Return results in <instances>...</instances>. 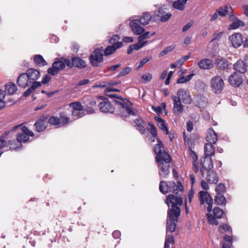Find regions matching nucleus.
<instances>
[{"label":"nucleus","mask_w":248,"mask_h":248,"mask_svg":"<svg viewBox=\"0 0 248 248\" xmlns=\"http://www.w3.org/2000/svg\"><path fill=\"white\" fill-rule=\"evenodd\" d=\"M200 202L203 205L205 202L208 205L207 207V211L210 213L212 209L213 200L209 193L205 191H201L199 193ZM207 220L209 224L211 225H218L219 223L215 217L210 213L207 214Z\"/></svg>","instance_id":"f257e3e1"},{"label":"nucleus","mask_w":248,"mask_h":248,"mask_svg":"<svg viewBox=\"0 0 248 248\" xmlns=\"http://www.w3.org/2000/svg\"><path fill=\"white\" fill-rule=\"evenodd\" d=\"M165 202L168 206L171 204V208L168 211L170 217H172V214H176L177 216L180 215L181 210L179 206H181L183 204V200L181 196H175L172 194H170L167 196Z\"/></svg>","instance_id":"f03ea898"},{"label":"nucleus","mask_w":248,"mask_h":248,"mask_svg":"<svg viewBox=\"0 0 248 248\" xmlns=\"http://www.w3.org/2000/svg\"><path fill=\"white\" fill-rule=\"evenodd\" d=\"M113 101L117 105V113L120 117L126 118L128 115H136V113L132 109V104L127 99H124L122 101L114 99Z\"/></svg>","instance_id":"7ed1b4c3"},{"label":"nucleus","mask_w":248,"mask_h":248,"mask_svg":"<svg viewBox=\"0 0 248 248\" xmlns=\"http://www.w3.org/2000/svg\"><path fill=\"white\" fill-rule=\"evenodd\" d=\"M66 65L71 67V62L69 59H64L63 58H57L53 62L52 67L48 69L47 72L52 76H55L60 71L63 70Z\"/></svg>","instance_id":"20e7f679"},{"label":"nucleus","mask_w":248,"mask_h":248,"mask_svg":"<svg viewBox=\"0 0 248 248\" xmlns=\"http://www.w3.org/2000/svg\"><path fill=\"white\" fill-rule=\"evenodd\" d=\"M171 157L169 155L165 154V158L156 161L158 163V173L161 179L166 178L170 174V167Z\"/></svg>","instance_id":"39448f33"},{"label":"nucleus","mask_w":248,"mask_h":248,"mask_svg":"<svg viewBox=\"0 0 248 248\" xmlns=\"http://www.w3.org/2000/svg\"><path fill=\"white\" fill-rule=\"evenodd\" d=\"M21 125H17L15 126L12 129L13 131H16L17 129H19L18 133L16 136V140L21 143L27 142L29 139V136L33 137L34 134L32 131H30L27 127L22 126Z\"/></svg>","instance_id":"423d86ee"},{"label":"nucleus","mask_w":248,"mask_h":248,"mask_svg":"<svg viewBox=\"0 0 248 248\" xmlns=\"http://www.w3.org/2000/svg\"><path fill=\"white\" fill-rule=\"evenodd\" d=\"M210 84L212 92L216 94L221 93L224 87V80L219 76L213 77L211 80Z\"/></svg>","instance_id":"0eeeda50"},{"label":"nucleus","mask_w":248,"mask_h":248,"mask_svg":"<svg viewBox=\"0 0 248 248\" xmlns=\"http://www.w3.org/2000/svg\"><path fill=\"white\" fill-rule=\"evenodd\" d=\"M201 167L200 172L202 177H204L205 172L212 170L213 168V163L211 156H205L200 159Z\"/></svg>","instance_id":"6e6552de"},{"label":"nucleus","mask_w":248,"mask_h":248,"mask_svg":"<svg viewBox=\"0 0 248 248\" xmlns=\"http://www.w3.org/2000/svg\"><path fill=\"white\" fill-rule=\"evenodd\" d=\"M176 98L187 105L190 104L192 102L189 92L184 88L178 90Z\"/></svg>","instance_id":"1a4fd4ad"},{"label":"nucleus","mask_w":248,"mask_h":248,"mask_svg":"<svg viewBox=\"0 0 248 248\" xmlns=\"http://www.w3.org/2000/svg\"><path fill=\"white\" fill-rule=\"evenodd\" d=\"M172 217H170V214H168V220L167 221L166 232L167 234L168 232H173L176 228V224L175 222L178 221V217L179 216H177L176 214H172Z\"/></svg>","instance_id":"9d476101"},{"label":"nucleus","mask_w":248,"mask_h":248,"mask_svg":"<svg viewBox=\"0 0 248 248\" xmlns=\"http://www.w3.org/2000/svg\"><path fill=\"white\" fill-rule=\"evenodd\" d=\"M157 144L154 147V151L156 154V161H160L161 159L165 158V154L169 155L167 152L163 150V144L161 140L157 139Z\"/></svg>","instance_id":"9b49d317"},{"label":"nucleus","mask_w":248,"mask_h":248,"mask_svg":"<svg viewBox=\"0 0 248 248\" xmlns=\"http://www.w3.org/2000/svg\"><path fill=\"white\" fill-rule=\"evenodd\" d=\"M244 37L240 33H235L229 37L232 46L235 48L240 46L243 43Z\"/></svg>","instance_id":"f8f14e48"},{"label":"nucleus","mask_w":248,"mask_h":248,"mask_svg":"<svg viewBox=\"0 0 248 248\" xmlns=\"http://www.w3.org/2000/svg\"><path fill=\"white\" fill-rule=\"evenodd\" d=\"M99 108L101 112L104 113H113L115 108L106 99L99 104Z\"/></svg>","instance_id":"ddd939ff"},{"label":"nucleus","mask_w":248,"mask_h":248,"mask_svg":"<svg viewBox=\"0 0 248 248\" xmlns=\"http://www.w3.org/2000/svg\"><path fill=\"white\" fill-rule=\"evenodd\" d=\"M171 98L173 101V113L175 115H179L184 111V106L181 101L176 98V96H172Z\"/></svg>","instance_id":"4468645a"},{"label":"nucleus","mask_w":248,"mask_h":248,"mask_svg":"<svg viewBox=\"0 0 248 248\" xmlns=\"http://www.w3.org/2000/svg\"><path fill=\"white\" fill-rule=\"evenodd\" d=\"M140 23L138 19L133 20L129 23L130 28L135 34H141L144 31V29L139 25Z\"/></svg>","instance_id":"2eb2a0df"},{"label":"nucleus","mask_w":248,"mask_h":248,"mask_svg":"<svg viewBox=\"0 0 248 248\" xmlns=\"http://www.w3.org/2000/svg\"><path fill=\"white\" fill-rule=\"evenodd\" d=\"M243 79L241 75L234 72L230 76L229 82L232 86L238 87L242 83Z\"/></svg>","instance_id":"dca6fc26"},{"label":"nucleus","mask_w":248,"mask_h":248,"mask_svg":"<svg viewBox=\"0 0 248 248\" xmlns=\"http://www.w3.org/2000/svg\"><path fill=\"white\" fill-rule=\"evenodd\" d=\"M157 16L160 17L159 20L161 22H165L170 19L172 16V14L170 13H166L164 6L158 9Z\"/></svg>","instance_id":"f3484780"},{"label":"nucleus","mask_w":248,"mask_h":248,"mask_svg":"<svg viewBox=\"0 0 248 248\" xmlns=\"http://www.w3.org/2000/svg\"><path fill=\"white\" fill-rule=\"evenodd\" d=\"M28 79L30 80V83H32L31 81H35L40 77V72L34 68H30L27 70L26 73Z\"/></svg>","instance_id":"a211bd4d"},{"label":"nucleus","mask_w":248,"mask_h":248,"mask_svg":"<svg viewBox=\"0 0 248 248\" xmlns=\"http://www.w3.org/2000/svg\"><path fill=\"white\" fill-rule=\"evenodd\" d=\"M198 66L202 69H210L214 67V63L209 59H203L198 62Z\"/></svg>","instance_id":"6ab92c4d"},{"label":"nucleus","mask_w":248,"mask_h":248,"mask_svg":"<svg viewBox=\"0 0 248 248\" xmlns=\"http://www.w3.org/2000/svg\"><path fill=\"white\" fill-rule=\"evenodd\" d=\"M232 8L229 5L220 7L216 10V12L221 16H225L226 15H231L232 14Z\"/></svg>","instance_id":"aec40b11"},{"label":"nucleus","mask_w":248,"mask_h":248,"mask_svg":"<svg viewBox=\"0 0 248 248\" xmlns=\"http://www.w3.org/2000/svg\"><path fill=\"white\" fill-rule=\"evenodd\" d=\"M17 84L20 87H26L30 85V80L28 79L27 74L23 73L20 75L17 80Z\"/></svg>","instance_id":"412c9836"},{"label":"nucleus","mask_w":248,"mask_h":248,"mask_svg":"<svg viewBox=\"0 0 248 248\" xmlns=\"http://www.w3.org/2000/svg\"><path fill=\"white\" fill-rule=\"evenodd\" d=\"M206 140L211 143H216L217 140V136L214 129L212 128H209L206 134Z\"/></svg>","instance_id":"4be33fe9"},{"label":"nucleus","mask_w":248,"mask_h":248,"mask_svg":"<svg viewBox=\"0 0 248 248\" xmlns=\"http://www.w3.org/2000/svg\"><path fill=\"white\" fill-rule=\"evenodd\" d=\"M207 176L206 177V180L210 184H217L218 181V178L217 176V173L212 170L206 172Z\"/></svg>","instance_id":"5701e85b"},{"label":"nucleus","mask_w":248,"mask_h":248,"mask_svg":"<svg viewBox=\"0 0 248 248\" xmlns=\"http://www.w3.org/2000/svg\"><path fill=\"white\" fill-rule=\"evenodd\" d=\"M247 67L248 66L245 64L244 62L242 60L238 61L233 65V69L242 74L246 72Z\"/></svg>","instance_id":"b1692460"},{"label":"nucleus","mask_w":248,"mask_h":248,"mask_svg":"<svg viewBox=\"0 0 248 248\" xmlns=\"http://www.w3.org/2000/svg\"><path fill=\"white\" fill-rule=\"evenodd\" d=\"M71 62V67L74 66L79 68H82L86 66V62L78 57L73 58Z\"/></svg>","instance_id":"393cba45"},{"label":"nucleus","mask_w":248,"mask_h":248,"mask_svg":"<svg viewBox=\"0 0 248 248\" xmlns=\"http://www.w3.org/2000/svg\"><path fill=\"white\" fill-rule=\"evenodd\" d=\"M208 142L204 145V155L211 156L215 155V148L213 144Z\"/></svg>","instance_id":"a878e982"},{"label":"nucleus","mask_w":248,"mask_h":248,"mask_svg":"<svg viewBox=\"0 0 248 248\" xmlns=\"http://www.w3.org/2000/svg\"><path fill=\"white\" fill-rule=\"evenodd\" d=\"M155 119L157 122V125L158 127L163 131L166 134H169V130L165 125V121L159 117H155Z\"/></svg>","instance_id":"bb28decb"},{"label":"nucleus","mask_w":248,"mask_h":248,"mask_svg":"<svg viewBox=\"0 0 248 248\" xmlns=\"http://www.w3.org/2000/svg\"><path fill=\"white\" fill-rule=\"evenodd\" d=\"M5 92L9 95L14 94L17 91L16 85L14 83L9 82L5 84Z\"/></svg>","instance_id":"cd10ccee"},{"label":"nucleus","mask_w":248,"mask_h":248,"mask_svg":"<svg viewBox=\"0 0 248 248\" xmlns=\"http://www.w3.org/2000/svg\"><path fill=\"white\" fill-rule=\"evenodd\" d=\"M151 16L150 13L145 12L143 13V15L141 16L138 21L140 24L142 25H146L149 23L151 19Z\"/></svg>","instance_id":"c85d7f7f"},{"label":"nucleus","mask_w":248,"mask_h":248,"mask_svg":"<svg viewBox=\"0 0 248 248\" xmlns=\"http://www.w3.org/2000/svg\"><path fill=\"white\" fill-rule=\"evenodd\" d=\"M217 67L221 69H225L229 66V62L225 59H217L216 61Z\"/></svg>","instance_id":"c756f323"},{"label":"nucleus","mask_w":248,"mask_h":248,"mask_svg":"<svg viewBox=\"0 0 248 248\" xmlns=\"http://www.w3.org/2000/svg\"><path fill=\"white\" fill-rule=\"evenodd\" d=\"M215 203L219 205H225L227 203V200L224 196L223 194H216L215 197Z\"/></svg>","instance_id":"7c9ffc66"},{"label":"nucleus","mask_w":248,"mask_h":248,"mask_svg":"<svg viewBox=\"0 0 248 248\" xmlns=\"http://www.w3.org/2000/svg\"><path fill=\"white\" fill-rule=\"evenodd\" d=\"M195 102L197 103V105H198L199 107L201 108L206 104L207 99L205 97L199 94L195 97Z\"/></svg>","instance_id":"2f4dec72"},{"label":"nucleus","mask_w":248,"mask_h":248,"mask_svg":"<svg viewBox=\"0 0 248 248\" xmlns=\"http://www.w3.org/2000/svg\"><path fill=\"white\" fill-rule=\"evenodd\" d=\"M223 240L225 242L222 243V248H231L232 243V236L225 235L223 237Z\"/></svg>","instance_id":"473e14b6"},{"label":"nucleus","mask_w":248,"mask_h":248,"mask_svg":"<svg viewBox=\"0 0 248 248\" xmlns=\"http://www.w3.org/2000/svg\"><path fill=\"white\" fill-rule=\"evenodd\" d=\"M187 0H177L173 2V6L175 9L182 11L185 8V5Z\"/></svg>","instance_id":"72a5a7b5"},{"label":"nucleus","mask_w":248,"mask_h":248,"mask_svg":"<svg viewBox=\"0 0 248 248\" xmlns=\"http://www.w3.org/2000/svg\"><path fill=\"white\" fill-rule=\"evenodd\" d=\"M34 62L39 66H44L47 64L43 57L40 55H36L34 56Z\"/></svg>","instance_id":"f704fd0d"},{"label":"nucleus","mask_w":248,"mask_h":248,"mask_svg":"<svg viewBox=\"0 0 248 248\" xmlns=\"http://www.w3.org/2000/svg\"><path fill=\"white\" fill-rule=\"evenodd\" d=\"M120 45H120L117 46H108L104 50V55L105 56H108L114 53L117 49L121 47Z\"/></svg>","instance_id":"c9c22d12"},{"label":"nucleus","mask_w":248,"mask_h":248,"mask_svg":"<svg viewBox=\"0 0 248 248\" xmlns=\"http://www.w3.org/2000/svg\"><path fill=\"white\" fill-rule=\"evenodd\" d=\"M34 126L38 132H42L46 128L45 122L42 119H40L36 122Z\"/></svg>","instance_id":"e433bc0d"},{"label":"nucleus","mask_w":248,"mask_h":248,"mask_svg":"<svg viewBox=\"0 0 248 248\" xmlns=\"http://www.w3.org/2000/svg\"><path fill=\"white\" fill-rule=\"evenodd\" d=\"M120 40V37L117 35H113L111 38L109 40V43L111 44L110 46H117L121 44V47L123 46V43L122 42H119Z\"/></svg>","instance_id":"4c0bfd02"},{"label":"nucleus","mask_w":248,"mask_h":248,"mask_svg":"<svg viewBox=\"0 0 248 248\" xmlns=\"http://www.w3.org/2000/svg\"><path fill=\"white\" fill-rule=\"evenodd\" d=\"M148 125L150 126V133L152 135V138H151L152 141L153 142L155 141V139L157 138V129L154 125L153 123L149 122Z\"/></svg>","instance_id":"58836bf2"},{"label":"nucleus","mask_w":248,"mask_h":248,"mask_svg":"<svg viewBox=\"0 0 248 248\" xmlns=\"http://www.w3.org/2000/svg\"><path fill=\"white\" fill-rule=\"evenodd\" d=\"M170 185L173 186V192L177 194L179 191L182 192L183 191V186L182 185L180 182H177L176 185L174 182H172Z\"/></svg>","instance_id":"ea45409f"},{"label":"nucleus","mask_w":248,"mask_h":248,"mask_svg":"<svg viewBox=\"0 0 248 248\" xmlns=\"http://www.w3.org/2000/svg\"><path fill=\"white\" fill-rule=\"evenodd\" d=\"M174 243V239L173 236L172 235L167 234L165 239L164 248H170V245H173Z\"/></svg>","instance_id":"a19ab883"},{"label":"nucleus","mask_w":248,"mask_h":248,"mask_svg":"<svg viewBox=\"0 0 248 248\" xmlns=\"http://www.w3.org/2000/svg\"><path fill=\"white\" fill-rule=\"evenodd\" d=\"M103 51V48H98L95 49L93 51V54L91 56H93L94 57H97L101 61H103V55L102 52Z\"/></svg>","instance_id":"79ce46f5"},{"label":"nucleus","mask_w":248,"mask_h":248,"mask_svg":"<svg viewBox=\"0 0 248 248\" xmlns=\"http://www.w3.org/2000/svg\"><path fill=\"white\" fill-rule=\"evenodd\" d=\"M169 186L167 184L163 181H161L159 184V190L160 191L165 194L168 192Z\"/></svg>","instance_id":"37998d69"},{"label":"nucleus","mask_w":248,"mask_h":248,"mask_svg":"<svg viewBox=\"0 0 248 248\" xmlns=\"http://www.w3.org/2000/svg\"><path fill=\"white\" fill-rule=\"evenodd\" d=\"M245 25L244 23L237 18L232 23V24L230 25V28L232 29H236L238 28L239 26H244Z\"/></svg>","instance_id":"c03bdc74"},{"label":"nucleus","mask_w":248,"mask_h":248,"mask_svg":"<svg viewBox=\"0 0 248 248\" xmlns=\"http://www.w3.org/2000/svg\"><path fill=\"white\" fill-rule=\"evenodd\" d=\"M61 121V124L62 125H65L69 123L70 118L67 117L64 112H61L60 115Z\"/></svg>","instance_id":"a18cd8bd"},{"label":"nucleus","mask_w":248,"mask_h":248,"mask_svg":"<svg viewBox=\"0 0 248 248\" xmlns=\"http://www.w3.org/2000/svg\"><path fill=\"white\" fill-rule=\"evenodd\" d=\"M47 122L51 125H59L61 124V122L60 119L56 116H51L50 117Z\"/></svg>","instance_id":"49530a36"},{"label":"nucleus","mask_w":248,"mask_h":248,"mask_svg":"<svg viewBox=\"0 0 248 248\" xmlns=\"http://www.w3.org/2000/svg\"><path fill=\"white\" fill-rule=\"evenodd\" d=\"M215 191L217 194H224L226 192V187L224 184L220 183L216 186Z\"/></svg>","instance_id":"de8ad7c7"},{"label":"nucleus","mask_w":248,"mask_h":248,"mask_svg":"<svg viewBox=\"0 0 248 248\" xmlns=\"http://www.w3.org/2000/svg\"><path fill=\"white\" fill-rule=\"evenodd\" d=\"M224 213V211L222 209L218 207H215L213 209V214L215 217L217 218H221Z\"/></svg>","instance_id":"09e8293b"},{"label":"nucleus","mask_w":248,"mask_h":248,"mask_svg":"<svg viewBox=\"0 0 248 248\" xmlns=\"http://www.w3.org/2000/svg\"><path fill=\"white\" fill-rule=\"evenodd\" d=\"M70 106L73 108V110H83V107L78 102L72 103Z\"/></svg>","instance_id":"8fccbe9b"},{"label":"nucleus","mask_w":248,"mask_h":248,"mask_svg":"<svg viewBox=\"0 0 248 248\" xmlns=\"http://www.w3.org/2000/svg\"><path fill=\"white\" fill-rule=\"evenodd\" d=\"M175 48L173 45H171L166 47L163 51H161L159 54V57H163L169 52L172 51Z\"/></svg>","instance_id":"3c124183"},{"label":"nucleus","mask_w":248,"mask_h":248,"mask_svg":"<svg viewBox=\"0 0 248 248\" xmlns=\"http://www.w3.org/2000/svg\"><path fill=\"white\" fill-rule=\"evenodd\" d=\"M89 59L92 65L95 67L99 66V63L102 62L100 61L97 57H94L93 56H90Z\"/></svg>","instance_id":"603ef678"},{"label":"nucleus","mask_w":248,"mask_h":248,"mask_svg":"<svg viewBox=\"0 0 248 248\" xmlns=\"http://www.w3.org/2000/svg\"><path fill=\"white\" fill-rule=\"evenodd\" d=\"M131 69H132L130 67H125L119 73V74L117 75V77L119 78V77H123V76L127 75V74H128L129 73H130L131 72Z\"/></svg>","instance_id":"864d4df0"},{"label":"nucleus","mask_w":248,"mask_h":248,"mask_svg":"<svg viewBox=\"0 0 248 248\" xmlns=\"http://www.w3.org/2000/svg\"><path fill=\"white\" fill-rule=\"evenodd\" d=\"M152 57L151 56H148L143 58L140 62L139 65L138 67V68H140L143 66V65L151 60Z\"/></svg>","instance_id":"5fc2aeb1"},{"label":"nucleus","mask_w":248,"mask_h":248,"mask_svg":"<svg viewBox=\"0 0 248 248\" xmlns=\"http://www.w3.org/2000/svg\"><path fill=\"white\" fill-rule=\"evenodd\" d=\"M148 41H143V42H140L138 41V43L133 45L134 46V48L135 50H139L143 46H144L147 43Z\"/></svg>","instance_id":"6e6d98bb"},{"label":"nucleus","mask_w":248,"mask_h":248,"mask_svg":"<svg viewBox=\"0 0 248 248\" xmlns=\"http://www.w3.org/2000/svg\"><path fill=\"white\" fill-rule=\"evenodd\" d=\"M72 114L73 116L76 117L77 119L82 117L84 115V112L82 110H73Z\"/></svg>","instance_id":"4d7b16f0"},{"label":"nucleus","mask_w":248,"mask_h":248,"mask_svg":"<svg viewBox=\"0 0 248 248\" xmlns=\"http://www.w3.org/2000/svg\"><path fill=\"white\" fill-rule=\"evenodd\" d=\"M223 34V32H216L213 34V38L211 40L210 42H214L218 40L222 36V35Z\"/></svg>","instance_id":"13d9d810"},{"label":"nucleus","mask_w":248,"mask_h":248,"mask_svg":"<svg viewBox=\"0 0 248 248\" xmlns=\"http://www.w3.org/2000/svg\"><path fill=\"white\" fill-rule=\"evenodd\" d=\"M141 78L144 83L149 82L152 78V75L151 73L143 74L141 77Z\"/></svg>","instance_id":"bf43d9fd"},{"label":"nucleus","mask_w":248,"mask_h":248,"mask_svg":"<svg viewBox=\"0 0 248 248\" xmlns=\"http://www.w3.org/2000/svg\"><path fill=\"white\" fill-rule=\"evenodd\" d=\"M189 153L190 156L192 157L193 161H197L198 156L194 151L191 148H189Z\"/></svg>","instance_id":"052dcab7"},{"label":"nucleus","mask_w":248,"mask_h":248,"mask_svg":"<svg viewBox=\"0 0 248 248\" xmlns=\"http://www.w3.org/2000/svg\"><path fill=\"white\" fill-rule=\"evenodd\" d=\"M108 96L111 99H118L119 100L118 101H122L123 100H124V99H123L121 96H119L118 95H117L116 94H109L108 95Z\"/></svg>","instance_id":"680f3d73"},{"label":"nucleus","mask_w":248,"mask_h":248,"mask_svg":"<svg viewBox=\"0 0 248 248\" xmlns=\"http://www.w3.org/2000/svg\"><path fill=\"white\" fill-rule=\"evenodd\" d=\"M194 24V21H190L187 24H186L182 29L183 32H185L187 31Z\"/></svg>","instance_id":"e2e57ef3"},{"label":"nucleus","mask_w":248,"mask_h":248,"mask_svg":"<svg viewBox=\"0 0 248 248\" xmlns=\"http://www.w3.org/2000/svg\"><path fill=\"white\" fill-rule=\"evenodd\" d=\"M41 85V83L40 82H34L32 83L31 87H30L31 90L34 91L36 88L40 87Z\"/></svg>","instance_id":"0e129e2a"},{"label":"nucleus","mask_w":248,"mask_h":248,"mask_svg":"<svg viewBox=\"0 0 248 248\" xmlns=\"http://www.w3.org/2000/svg\"><path fill=\"white\" fill-rule=\"evenodd\" d=\"M202 187L204 190H208L209 188L208 185L204 180H202L201 183Z\"/></svg>","instance_id":"69168bd1"},{"label":"nucleus","mask_w":248,"mask_h":248,"mask_svg":"<svg viewBox=\"0 0 248 248\" xmlns=\"http://www.w3.org/2000/svg\"><path fill=\"white\" fill-rule=\"evenodd\" d=\"M122 41L125 43H132L134 41V39L132 37L125 36L123 38Z\"/></svg>","instance_id":"338daca9"},{"label":"nucleus","mask_w":248,"mask_h":248,"mask_svg":"<svg viewBox=\"0 0 248 248\" xmlns=\"http://www.w3.org/2000/svg\"><path fill=\"white\" fill-rule=\"evenodd\" d=\"M186 128L187 130L189 132L192 131L193 128V124L191 121H188L186 124Z\"/></svg>","instance_id":"774afa93"}]
</instances>
